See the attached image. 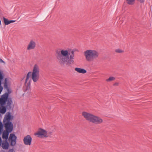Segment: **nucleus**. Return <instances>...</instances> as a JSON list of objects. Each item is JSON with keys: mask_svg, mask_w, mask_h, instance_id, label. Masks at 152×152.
Instances as JSON below:
<instances>
[{"mask_svg": "<svg viewBox=\"0 0 152 152\" xmlns=\"http://www.w3.org/2000/svg\"><path fill=\"white\" fill-rule=\"evenodd\" d=\"M94 58H86V60L88 61H92L94 60Z\"/></svg>", "mask_w": 152, "mask_h": 152, "instance_id": "nucleus-20", "label": "nucleus"}, {"mask_svg": "<svg viewBox=\"0 0 152 152\" xmlns=\"http://www.w3.org/2000/svg\"><path fill=\"white\" fill-rule=\"evenodd\" d=\"M6 130V131H4L3 132L2 137L3 139H5L7 140L8 138L9 134L12 131L13 128L8 127H4Z\"/></svg>", "mask_w": 152, "mask_h": 152, "instance_id": "nucleus-10", "label": "nucleus"}, {"mask_svg": "<svg viewBox=\"0 0 152 152\" xmlns=\"http://www.w3.org/2000/svg\"><path fill=\"white\" fill-rule=\"evenodd\" d=\"M115 52L117 53H121L124 52V51L120 49H116Z\"/></svg>", "mask_w": 152, "mask_h": 152, "instance_id": "nucleus-19", "label": "nucleus"}, {"mask_svg": "<svg viewBox=\"0 0 152 152\" xmlns=\"http://www.w3.org/2000/svg\"><path fill=\"white\" fill-rule=\"evenodd\" d=\"M75 70L79 73L82 74L85 73L87 72L85 69L79 68H75Z\"/></svg>", "mask_w": 152, "mask_h": 152, "instance_id": "nucleus-16", "label": "nucleus"}, {"mask_svg": "<svg viewBox=\"0 0 152 152\" xmlns=\"http://www.w3.org/2000/svg\"><path fill=\"white\" fill-rule=\"evenodd\" d=\"M32 138L29 135L25 136L23 139V141L25 145H30L31 144Z\"/></svg>", "mask_w": 152, "mask_h": 152, "instance_id": "nucleus-12", "label": "nucleus"}, {"mask_svg": "<svg viewBox=\"0 0 152 152\" xmlns=\"http://www.w3.org/2000/svg\"><path fill=\"white\" fill-rule=\"evenodd\" d=\"M115 79V77H114L111 76L109 78L107 79L106 81L107 82H110L114 80Z\"/></svg>", "mask_w": 152, "mask_h": 152, "instance_id": "nucleus-18", "label": "nucleus"}, {"mask_svg": "<svg viewBox=\"0 0 152 152\" xmlns=\"http://www.w3.org/2000/svg\"><path fill=\"white\" fill-rule=\"evenodd\" d=\"M10 104V102L9 101L8 104H7L6 105L1 106L0 104V113L3 114L6 113L7 109L8 110L11 109L12 107Z\"/></svg>", "mask_w": 152, "mask_h": 152, "instance_id": "nucleus-8", "label": "nucleus"}, {"mask_svg": "<svg viewBox=\"0 0 152 152\" xmlns=\"http://www.w3.org/2000/svg\"><path fill=\"white\" fill-rule=\"evenodd\" d=\"M0 63H5L0 58Z\"/></svg>", "mask_w": 152, "mask_h": 152, "instance_id": "nucleus-22", "label": "nucleus"}, {"mask_svg": "<svg viewBox=\"0 0 152 152\" xmlns=\"http://www.w3.org/2000/svg\"><path fill=\"white\" fill-rule=\"evenodd\" d=\"M10 93L9 92H7L1 96L0 98V104L1 106L6 105L7 104H8L9 101L10 102V105L11 106L12 102L11 98L9 97Z\"/></svg>", "mask_w": 152, "mask_h": 152, "instance_id": "nucleus-5", "label": "nucleus"}, {"mask_svg": "<svg viewBox=\"0 0 152 152\" xmlns=\"http://www.w3.org/2000/svg\"><path fill=\"white\" fill-rule=\"evenodd\" d=\"M3 18L5 25H9L11 23L15 22L16 21L15 20H9L7 18H6L4 17H3Z\"/></svg>", "mask_w": 152, "mask_h": 152, "instance_id": "nucleus-15", "label": "nucleus"}, {"mask_svg": "<svg viewBox=\"0 0 152 152\" xmlns=\"http://www.w3.org/2000/svg\"><path fill=\"white\" fill-rule=\"evenodd\" d=\"M13 151V149H10V152H12Z\"/></svg>", "mask_w": 152, "mask_h": 152, "instance_id": "nucleus-26", "label": "nucleus"}, {"mask_svg": "<svg viewBox=\"0 0 152 152\" xmlns=\"http://www.w3.org/2000/svg\"><path fill=\"white\" fill-rule=\"evenodd\" d=\"M3 128V125L1 123H0V130L1 131L2 130Z\"/></svg>", "mask_w": 152, "mask_h": 152, "instance_id": "nucleus-21", "label": "nucleus"}, {"mask_svg": "<svg viewBox=\"0 0 152 152\" xmlns=\"http://www.w3.org/2000/svg\"><path fill=\"white\" fill-rule=\"evenodd\" d=\"M9 145L7 140H5L3 141L2 144V147L3 149H7L9 148Z\"/></svg>", "mask_w": 152, "mask_h": 152, "instance_id": "nucleus-14", "label": "nucleus"}, {"mask_svg": "<svg viewBox=\"0 0 152 152\" xmlns=\"http://www.w3.org/2000/svg\"><path fill=\"white\" fill-rule=\"evenodd\" d=\"M78 52L76 49H71L68 48L67 49H57L56 51V54L57 57H74L75 52Z\"/></svg>", "mask_w": 152, "mask_h": 152, "instance_id": "nucleus-1", "label": "nucleus"}, {"mask_svg": "<svg viewBox=\"0 0 152 152\" xmlns=\"http://www.w3.org/2000/svg\"><path fill=\"white\" fill-rule=\"evenodd\" d=\"M47 132L44 129H39L38 131L35 133V135L37 136V137H47Z\"/></svg>", "mask_w": 152, "mask_h": 152, "instance_id": "nucleus-9", "label": "nucleus"}, {"mask_svg": "<svg viewBox=\"0 0 152 152\" xmlns=\"http://www.w3.org/2000/svg\"><path fill=\"white\" fill-rule=\"evenodd\" d=\"M2 143V140L1 138L0 137V146L1 145Z\"/></svg>", "mask_w": 152, "mask_h": 152, "instance_id": "nucleus-23", "label": "nucleus"}, {"mask_svg": "<svg viewBox=\"0 0 152 152\" xmlns=\"http://www.w3.org/2000/svg\"><path fill=\"white\" fill-rule=\"evenodd\" d=\"M4 88L6 89L8 92H9V89L8 87V83H7V78H5L4 80Z\"/></svg>", "mask_w": 152, "mask_h": 152, "instance_id": "nucleus-17", "label": "nucleus"}, {"mask_svg": "<svg viewBox=\"0 0 152 152\" xmlns=\"http://www.w3.org/2000/svg\"><path fill=\"white\" fill-rule=\"evenodd\" d=\"M17 137L14 134H10L8 139L9 142H10V145L11 146H15L16 144V140Z\"/></svg>", "mask_w": 152, "mask_h": 152, "instance_id": "nucleus-11", "label": "nucleus"}, {"mask_svg": "<svg viewBox=\"0 0 152 152\" xmlns=\"http://www.w3.org/2000/svg\"><path fill=\"white\" fill-rule=\"evenodd\" d=\"M73 58H58L59 63L62 65L70 64L74 62Z\"/></svg>", "mask_w": 152, "mask_h": 152, "instance_id": "nucleus-6", "label": "nucleus"}, {"mask_svg": "<svg viewBox=\"0 0 152 152\" xmlns=\"http://www.w3.org/2000/svg\"><path fill=\"white\" fill-rule=\"evenodd\" d=\"M82 115L86 119L93 124H100L103 122L102 119L100 117L86 112H83Z\"/></svg>", "mask_w": 152, "mask_h": 152, "instance_id": "nucleus-2", "label": "nucleus"}, {"mask_svg": "<svg viewBox=\"0 0 152 152\" xmlns=\"http://www.w3.org/2000/svg\"><path fill=\"white\" fill-rule=\"evenodd\" d=\"M35 46L36 44L35 42L33 40H31L28 45L27 49L30 50L34 49L35 48Z\"/></svg>", "mask_w": 152, "mask_h": 152, "instance_id": "nucleus-13", "label": "nucleus"}, {"mask_svg": "<svg viewBox=\"0 0 152 152\" xmlns=\"http://www.w3.org/2000/svg\"><path fill=\"white\" fill-rule=\"evenodd\" d=\"M118 83H115L113 85L115 86H118Z\"/></svg>", "mask_w": 152, "mask_h": 152, "instance_id": "nucleus-24", "label": "nucleus"}, {"mask_svg": "<svg viewBox=\"0 0 152 152\" xmlns=\"http://www.w3.org/2000/svg\"><path fill=\"white\" fill-rule=\"evenodd\" d=\"M48 134H50V135H51L52 134V132H48Z\"/></svg>", "mask_w": 152, "mask_h": 152, "instance_id": "nucleus-25", "label": "nucleus"}, {"mask_svg": "<svg viewBox=\"0 0 152 152\" xmlns=\"http://www.w3.org/2000/svg\"><path fill=\"white\" fill-rule=\"evenodd\" d=\"M31 75V78L34 82H37L39 77V66L37 64H35L34 66L32 72H29L27 74L25 81L26 83L28 80L30 75Z\"/></svg>", "mask_w": 152, "mask_h": 152, "instance_id": "nucleus-3", "label": "nucleus"}, {"mask_svg": "<svg viewBox=\"0 0 152 152\" xmlns=\"http://www.w3.org/2000/svg\"><path fill=\"white\" fill-rule=\"evenodd\" d=\"M85 57H98L100 56V53L94 50H88L84 52Z\"/></svg>", "mask_w": 152, "mask_h": 152, "instance_id": "nucleus-7", "label": "nucleus"}, {"mask_svg": "<svg viewBox=\"0 0 152 152\" xmlns=\"http://www.w3.org/2000/svg\"><path fill=\"white\" fill-rule=\"evenodd\" d=\"M13 116L11 115L10 112H7L5 114L3 120V123L4 126L13 128V124L11 121L13 119Z\"/></svg>", "mask_w": 152, "mask_h": 152, "instance_id": "nucleus-4", "label": "nucleus"}]
</instances>
